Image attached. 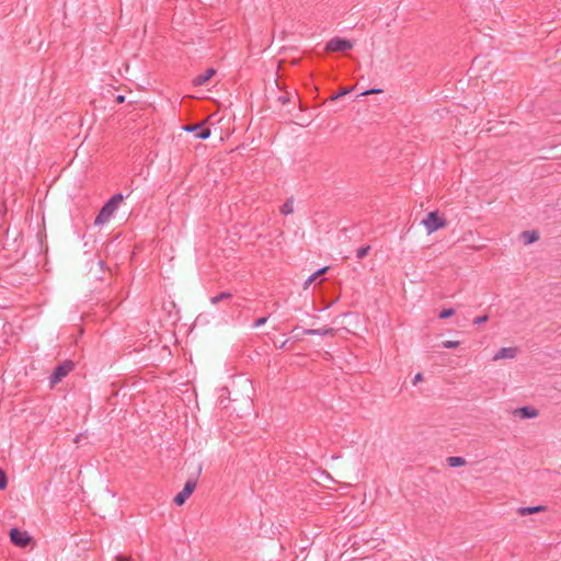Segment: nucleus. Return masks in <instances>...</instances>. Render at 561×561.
<instances>
[{
	"label": "nucleus",
	"instance_id": "obj_15",
	"mask_svg": "<svg viewBox=\"0 0 561 561\" xmlns=\"http://www.w3.org/2000/svg\"><path fill=\"white\" fill-rule=\"evenodd\" d=\"M327 270H328V267L320 268L316 273H313L311 276H309L305 283V288H308L320 275L324 274L327 272Z\"/></svg>",
	"mask_w": 561,
	"mask_h": 561
},
{
	"label": "nucleus",
	"instance_id": "obj_22",
	"mask_svg": "<svg viewBox=\"0 0 561 561\" xmlns=\"http://www.w3.org/2000/svg\"><path fill=\"white\" fill-rule=\"evenodd\" d=\"M458 345H459V342H458V341H445V342L443 343V346H444L445 348H455V347H457Z\"/></svg>",
	"mask_w": 561,
	"mask_h": 561
},
{
	"label": "nucleus",
	"instance_id": "obj_1",
	"mask_svg": "<svg viewBox=\"0 0 561 561\" xmlns=\"http://www.w3.org/2000/svg\"><path fill=\"white\" fill-rule=\"evenodd\" d=\"M124 201L123 194L118 193L113 195L101 208L100 213L98 214L94 225L102 226L105 222H107L111 217L114 215L116 209L118 208L119 204Z\"/></svg>",
	"mask_w": 561,
	"mask_h": 561
},
{
	"label": "nucleus",
	"instance_id": "obj_16",
	"mask_svg": "<svg viewBox=\"0 0 561 561\" xmlns=\"http://www.w3.org/2000/svg\"><path fill=\"white\" fill-rule=\"evenodd\" d=\"M293 211H294V207H293V199H291V198H289V199H287V201L283 204V206L280 207V213H282L283 215H289V214H291Z\"/></svg>",
	"mask_w": 561,
	"mask_h": 561
},
{
	"label": "nucleus",
	"instance_id": "obj_29",
	"mask_svg": "<svg viewBox=\"0 0 561 561\" xmlns=\"http://www.w3.org/2000/svg\"><path fill=\"white\" fill-rule=\"evenodd\" d=\"M124 100H125V96H124V95H118V96L116 98L117 103H123V102H124Z\"/></svg>",
	"mask_w": 561,
	"mask_h": 561
},
{
	"label": "nucleus",
	"instance_id": "obj_14",
	"mask_svg": "<svg viewBox=\"0 0 561 561\" xmlns=\"http://www.w3.org/2000/svg\"><path fill=\"white\" fill-rule=\"evenodd\" d=\"M447 463L450 467H461L466 463V460L462 457L451 456L447 458Z\"/></svg>",
	"mask_w": 561,
	"mask_h": 561
},
{
	"label": "nucleus",
	"instance_id": "obj_23",
	"mask_svg": "<svg viewBox=\"0 0 561 561\" xmlns=\"http://www.w3.org/2000/svg\"><path fill=\"white\" fill-rule=\"evenodd\" d=\"M489 319V317L486 314L484 316H480V317H477L474 320H473V323L474 324H482L484 322H486Z\"/></svg>",
	"mask_w": 561,
	"mask_h": 561
},
{
	"label": "nucleus",
	"instance_id": "obj_19",
	"mask_svg": "<svg viewBox=\"0 0 561 561\" xmlns=\"http://www.w3.org/2000/svg\"><path fill=\"white\" fill-rule=\"evenodd\" d=\"M8 485V478L3 469L0 468V491L4 490Z\"/></svg>",
	"mask_w": 561,
	"mask_h": 561
},
{
	"label": "nucleus",
	"instance_id": "obj_9",
	"mask_svg": "<svg viewBox=\"0 0 561 561\" xmlns=\"http://www.w3.org/2000/svg\"><path fill=\"white\" fill-rule=\"evenodd\" d=\"M216 73L215 69L208 68L203 73L196 76L193 80L194 85L199 87L206 84Z\"/></svg>",
	"mask_w": 561,
	"mask_h": 561
},
{
	"label": "nucleus",
	"instance_id": "obj_13",
	"mask_svg": "<svg viewBox=\"0 0 561 561\" xmlns=\"http://www.w3.org/2000/svg\"><path fill=\"white\" fill-rule=\"evenodd\" d=\"M231 297H232L231 293L222 291L219 295L211 297L210 302L213 305H217L218 302L230 299Z\"/></svg>",
	"mask_w": 561,
	"mask_h": 561
},
{
	"label": "nucleus",
	"instance_id": "obj_4",
	"mask_svg": "<svg viewBox=\"0 0 561 561\" xmlns=\"http://www.w3.org/2000/svg\"><path fill=\"white\" fill-rule=\"evenodd\" d=\"M9 536L11 542L20 548H25L32 542V537L27 534V531H21L18 528H12Z\"/></svg>",
	"mask_w": 561,
	"mask_h": 561
},
{
	"label": "nucleus",
	"instance_id": "obj_11",
	"mask_svg": "<svg viewBox=\"0 0 561 561\" xmlns=\"http://www.w3.org/2000/svg\"><path fill=\"white\" fill-rule=\"evenodd\" d=\"M520 239L524 242V244H530L536 242L539 239V234L535 230H526L522 232Z\"/></svg>",
	"mask_w": 561,
	"mask_h": 561
},
{
	"label": "nucleus",
	"instance_id": "obj_10",
	"mask_svg": "<svg viewBox=\"0 0 561 561\" xmlns=\"http://www.w3.org/2000/svg\"><path fill=\"white\" fill-rule=\"evenodd\" d=\"M517 355V348L516 347H502L499 350V352L494 355L493 359H502V358H515Z\"/></svg>",
	"mask_w": 561,
	"mask_h": 561
},
{
	"label": "nucleus",
	"instance_id": "obj_8",
	"mask_svg": "<svg viewBox=\"0 0 561 561\" xmlns=\"http://www.w3.org/2000/svg\"><path fill=\"white\" fill-rule=\"evenodd\" d=\"M183 129L186 130V131H197V130H199L196 134V138H198V139H207L210 136V128L209 127H205L204 123L186 125V126L183 127Z\"/></svg>",
	"mask_w": 561,
	"mask_h": 561
},
{
	"label": "nucleus",
	"instance_id": "obj_17",
	"mask_svg": "<svg viewBox=\"0 0 561 561\" xmlns=\"http://www.w3.org/2000/svg\"><path fill=\"white\" fill-rule=\"evenodd\" d=\"M540 510H541V506H534V507H520L518 511L522 516H525V515H529L535 512H538Z\"/></svg>",
	"mask_w": 561,
	"mask_h": 561
},
{
	"label": "nucleus",
	"instance_id": "obj_7",
	"mask_svg": "<svg viewBox=\"0 0 561 561\" xmlns=\"http://www.w3.org/2000/svg\"><path fill=\"white\" fill-rule=\"evenodd\" d=\"M514 417L518 419H534L539 415V411L533 407L525 405L522 408L514 409L512 411Z\"/></svg>",
	"mask_w": 561,
	"mask_h": 561
},
{
	"label": "nucleus",
	"instance_id": "obj_21",
	"mask_svg": "<svg viewBox=\"0 0 561 561\" xmlns=\"http://www.w3.org/2000/svg\"><path fill=\"white\" fill-rule=\"evenodd\" d=\"M350 92H351V89L344 88V89L340 90L335 95L331 96V100L335 101V100L340 99L341 96L348 94Z\"/></svg>",
	"mask_w": 561,
	"mask_h": 561
},
{
	"label": "nucleus",
	"instance_id": "obj_28",
	"mask_svg": "<svg viewBox=\"0 0 561 561\" xmlns=\"http://www.w3.org/2000/svg\"><path fill=\"white\" fill-rule=\"evenodd\" d=\"M287 342H288L287 340H286V341H284V342L278 346V348H279V350H286Z\"/></svg>",
	"mask_w": 561,
	"mask_h": 561
},
{
	"label": "nucleus",
	"instance_id": "obj_27",
	"mask_svg": "<svg viewBox=\"0 0 561 561\" xmlns=\"http://www.w3.org/2000/svg\"><path fill=\"white\" fill-rule=\"evenodd\" d=\"M116 560H117V561H128V560H129V558H128V557H126V556H122V554H119V556H117V557H116Z\"/></svg>",
	"mask_w": 561,
	"mask_h": 561
},
{
	"label": "nucleus",
	"instance_id": "obj_12",
	"mask_svg": "<svg viewBox=\"0 0 561 561\" xmlns=\"http://www.w3.org/2000/svg\"><path fill=\"white\" fill-rule=\"evenodd\" d=\"M334 329L332 328H329V329H306L304 330V334H307V335H333L334 334Z\"/></svg>",
	"mask_w": 561,
	"mask_h": 561
},
{
	"label": "nucleus",
	"instance_id": "obj_25",
	"mask_svg": "<svg viewBox=\"0 0 561 561\" xmlns=\"http://www.w3.org/2000/svg\"><path fill=\"white\" fill-rule=\"evenodd\" d=\"M422 380H423V375L421 373H419L413 378V385H417Z\"/></svg>",
	"mask_w": 561,
	"mask_h": 561
},
{
	"label": "nucleus",
	"instance_id": "obj_20",
	"mask_svg": "<svg viewBox=\"0 0 561 561\" xmlns=\"http://www.w3.org/2000/svg\"><path fill=\"white\" fill-rule=\"evenodd\" d=\"M454 314H455V310L449 308V309L442 310L438 317L440 319H447V318H449V317H451Z\"/></svg>",
	"mask_w": 561,
	"mask_h": 561
},
{
	"label": "nucleus",
	"instance_id": "obj_3",
	"mask_svg": "<svg viewBox=\"0 0 561 561\" xmlns=\"http://www.w3.org/2000/svg\"><path fill=\"white\" fill-rule=\"evenodd\" d=\"M428 233H432L446 226V220L438 216L437 211H431L422 220Z\"/></svg>",
	"mask_w": 561,
	"mask_h": 561
},
{
	"label": "nucleus",
	"instance_id": "obj_2",
	"mask_svg": "<svg viewBox=\"0 0 561 561\" xmlns=\"http://www.w3.org/2000/svg\"><path fill=\"white\" fill-rule=\"evenodd\" d=\"M73 368L75 363L72 360H65L59 364L49 377L51 387L60 382Z\"/></svg>",
	"mask_w": 561,
	"mask_h": 561
},
{
	"label": "nucleus",
	"instance_id": "obj_18",
	"mask_svg": "<svg viewBox=\"0 0 561 561\" xmlns=\"http://www.w3.org/2000/svg\"><path fill=\"white\" fill-rule=\"evenodd\" d=\"M369 250H370V247H369V245H366V247H362V248H359V249L356 251V257H357L358 260L364 259V257L368 254Z\"/></svg>",
	"mask_w": 561,
	"mask_h": 561
},
{
	"label": "nucleus",
	"instance_id": "obj_5",
	"mask_svg": "<svg viewBox=\"0 0 561 561\" xmlns=\"http://www.w3.org/2000/svg\"><path fill=\"white\" fill-rule=\"evenodd\" d=\"M352 48H353L352 42L344 39V38H340V37H334L331 41H329L327 43V47H325V49L329 51H346Z\"/></svg>",
	"mask_w": 561,
	"mask_h": 561
},
{
	"label": "nucleus",
	"instance_id": "obj_26",
	"mask_svg": "<svg viewBox=\"0 0 561 561\" xmlns=\"http://www.w3.org/2000/svg\"><path fill=\"white\" fill-rule=\"evenodd\" d=\"M381 90L371 89V90H367V91L363 92L362 95H368V94H373V93H378Z\"/></svg>",
	"mask_w": 561,
	"mask_h": 561
},
{
	"label": "nucleus",
	"instance_id": "obj_24",
	"mask_svg": "<svg viewBox=\"0 0 561 561\" xmlns=\"http://www.w3.org/2000/svg\"><path fill=\"white\" fill-rule=\"evenodd\" d=\"M266 321H267V317L259 318V319L254 322L253 328H259V327H261V325L265 324V323H266Z\"/></svg>",
	"mask_w": 561,
	"mask_h": 561
},
{
	"label": "nucleus",
	"instance_id": "obj_6",
	"mask_svg": "<svg viewBox=\"0 0 561 561\" xmlns=\"http://www.w3.org/2000/svg\"><path fill=\"white\" fill-rule=\"evenodd\" d=\"M195 488H196L195 481H193V480L186 481L183 490L174 496L173 502L178 506L183 505L186 502V500L191 496V494L194 492Z\"/></svg>",
	"mask_w": 561,
	"mask_h": 561
}]
</instances>
